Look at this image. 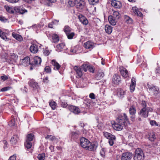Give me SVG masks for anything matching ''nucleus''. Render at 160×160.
Segmentation results:
<instances>
[{"label":"nucleus","mask_w":160,"mask_h":160,"mask_svg":"<svg viewBox=\"0 0 160 160\" xmlns=\"http://www.w3.org/2000/svg\"><path fill=\"white\" fill-rule=\"evenodd\" d=\"M116 121L118 122L123 125L124 126H126L127 124L129 125L130 124L129 119L125 113L119 115L116 119Z\"/></svg>","instance_id":"1"},{"label":"nucleus","mask_w":160,"mask_h":160,"mask_svg":"<svg viewBox=\"0 0 160 160\" xmlns=\"http://www.w3.org/2000/svg\"><path fill=\"white\" fill-rule=\"evenodd\" d=\"M144 154L142 149L138 148L135 151V154L133 157L134 160H144Z\"/></svg>","instance_id":"2"},{"label":"nucleus","mask_w":160,"mask_h":160,"mask_svg":"<svg viewBox=\"0 0 160 160\" xmlns=\"http://www.w3.org/2000/svg\"><path fill=\"white\" fill-rule=\"evenodd\" d=\"M85 65H88L87 64H83L81 66V68H80L77 66H75L74 69L76 71L77 75L76 77L78 78H80L82 75V73L81 69H82L85 72H86L88 70V68L85 67Z\"/></svg>","instance_id":"3"},{"label":"nucleus","mask_w":160,"mask_h":160,"mask_svg":"<svg viewBox=\"0 0 160 160\" xmlns=\"http://www.w3.org/2000/svg\"><path fill=\"white\" fill-rule=\"evenodd\" d=\"M147 85L148 86V88L149 90L152 92H153V94L155 96L160 94V92L159 91L158 88L157 87L154 85H149L148 84Z\"/></svg>","instance_id":"4"},{"label":"nucleus","mask_w":160,"mask_h":160,"mask_svg":"<svg viewBox=\"0 0 160 160\" xmlns=\"http://www.w3.org/2000/svg\"><path fill=\"white\" fill-rule=\"evenodd\" d=\"M75 5L77 8L81 10L83 8L85 5L84 0H75Z\"/></svg>","instance_id":"5"},{"label":"nucleus","mask_w":160,"mask_h":160,"mask_svg":"<svg viewBox=\"0 0 160 160\" xmlns=\"http://www.w3.org/2000/svg\"><path fill=\"white\" fill-rule=\"evenodd\" d=\"M132 157V153L130 152H124L122 154L121 160H130Z\"/></svg>","instance_id":"6"},{"label":"nucleus","mask_w":160,"mask_h":160,"mask_svg":"<svg viewBox=\"0 0 160 160\" xmlns=\"http://www.w3.org/2000/svg\"><path fill=\"white\" fill-rule=\"evenodd\" d=\"M119 71L122 76L124 78L129 77V73L126 68L122 66L119 67Z\"/></svg>","instance_id":"7"},{"label":"nucleus","mask_w":160,"mask_h":160,"mask_svg":"<svg viewBox=\"0 0 160 160\" xmlns=\"http://www.w3.org/2000/svg\"><path fill=\"white\" fill-rule=\"evenodd\" d=\"M80 145L82 147L86 148L88 144L89 141L84 138H82L80 139Z\"/></svg>","instance_id":"8"},{"label":"nucleus","mask_w":160,"mask_h":160,"mask_svg":"<svg viewBox=\"0 0 160 160\" xmlns=\"http://www.w3.org/2000/svg\"><path fill=\"white\" fill-rule=\"evenodd\" d=\"M20 64L24 66H27L30 63V58L28 57H26L24 58L21 60L20 62Z\"/></svg>","instance_id":"9"},{"label":"nucleus","mask_w":160,"mask_h":160,"mask_svg":"<svg viewBox=\"0 0 160 160\" xmlns=\"http://www.w3.org/2000/svg\"><path fill=\"white\" fill-rule=\"evenodd\" d=\"M14 10L17 12H18L21 14H23L27 12V10H26L22 6H16L14 8Z\"/></svg>","instance_id":"10"},{"label":"nucleus","mask_w":160,"mask_h":160,"mask_svg":"<svg viewBox=\"0 0 160 160\" xmlns=\"http://www.w3.org/2000/svg\"><path fill=\"white\" fill-rule=\"evenodd\" d=\"M138 114L141 117L147 118L148 116V112L147 111L146 108H142L138 112Z\"/></svg>","instance_id":"11"},{"label":"nucleus","mask_w":160,"mask_h":160,"mask_svg":"<svg viewBox=\"0 0 160 160\" xmlns=\"http://www.w3.org/2000/svg\"><path fill=\"white\" fill-rule=\"evenodd\" d=\"M111 4L113 7L116 8H120L122 6L121 2L118 1L112 0Z\"/></svg>","instance_id":"12"},{"label":"nucleus","mask_w":160,"mask_h":160,"mask_svg":"<svg viewBox=\"0 0 160 160\" xmlns=\"http://www.w3.org/2000/svg\"><path fill=\"white\" fill-rule=\"evenodd\" d=\"M69 110L75 114H78L80 112V109L77 107L70 106L68 107Z\"/></svg>","instance_id":"13"},{"label":"nucleus","mask_w":160,"mask_h":160,"mask_svg":"<svg viewBox=\"0 0 160 160\" xmlns=\"http://www.w3.org/2000/svg\"><path fill=\"white\" fill-rule=\"evenodd\" d=\"M121 81V79L120 76L117 74H114L113 77V83L115 84H119Z\"/></svg>","instance_id":"14"},{"label":"nucleus","mask_w":160,"mask_h":160,"mask_svg":"<svg viewBox=\"0 0 160 160\" xmlns=\"http://www.w3.org/2000/svg\"><path fill=\"white\" fill-rule=\"evenodd\" d=\"M30 86L34 89H36L39 88V86L38 83L35 82L34 80H31L28 82Z\"/></svg>","instance_id":"15"},{"label":"nucleus","mask_w":160,"mask_h":160,"mask_svg":"<svg viewBox=\"0 0 160 160\" xmlns=\"http://www.w3.org/2000/svg\"><path fill=\"white\" fill-rule=\"evenodd\" d=\"M78 18L80 22L83 25H86L88 24V21L84 16L82 15H79Z\"/></svg>","instance_id":"16"},{"label":"nucleus","mask_w":160,"mask_h":160,"mask_svg":"<svg viewBox=\"0 0 160 160\" xmlns=\"http://www.w3.org/2000/svg\"><path fill=\"white\" fill-rule=\"evenodd\" d=\"M136 85L135 78L132 77L131 79V84L130 86V89L131 92H132L134 91Z\"/></svg>","instance_id":"17"},{"label":"nucleus","mask_w":160,"mask_h":160,"mask_svg":"<svg viewBox=\"0 0 160 160\" xmlns=\"http://www.w3.org/2000/svg\"><path fill=\"white\" fill-rule=\"evenodd\" d=\"M41 58L38 56H36L34 58L32 64L35 66H38L41 64Z\"/></svg>","instance_id":"18"},{"label":"nucleus","mask_w":160,"mask_h":160,"mask_svg":"<svg viewBox=\"0 0 160 160\" xmlns=\"http://www.w3.org/2000/svg\"><path fill=\"white\" fill-rule=\"evenodd\" d=\"M97 147V146L94 143H91L90 142L86 149L90 151H94L96 149Z\"/></svg>","instance_id":"19"},{"label":"nucleus","mask_w":160,"mask_h":160,"mask_svg":"<svg viewBox=\"0 0 160 160\" xmlns=\"http://www.w3.org/2000/svg\"><path fill=\"white\" fill-rule=\"evenodd\" d=\"M38 46L34 44H32L30 47V50L32 53H35L38 51Z\"/></svg>","instance_id":"20"},{"label":"nucleus","mask_w":160,"mask_h":160,"mask_svg":"<svg viewBox=\"0 0 160 160\" xmlns=\"http://www.w3.org/2000/svg\"><path fill=\"white\" fill-rule=\"evenodd\" d=\"M12 36L17 40L19 42H22L23 40L22 37L20 35L13 32L12 34Z\"/></svg>","instance_id":"21"},{"label":"nucleus","mask_w":160,"mask_h":160,"mask_svg":"<svg viewBox=\"0 0 160 160\" xmlns=\"http://www.w3.org/2000/svg\"><path fill=\"white\" fill-rule=\"evenodd\" d=\"M52 42L53 43H57L59 40V36L57 34L54 33L51 35Z\"/></svg>","instance_id":"22"},{"label":"nucleus","mask_w":160,"mask_h":160,"mask_svg":"<svg viewBox=\"0 0 160 160\" xmlns=\"http://www.w3.org/2000/svg\"><path fill=\"white\" fill-rule=\"evenodd\" d=\"M18 136V135H14L11 138L10 142L12 145H15L19 140Z\"/></svg>","instance_id":"23"},{"label":"nucleus","mask_w":160,"mask_h":160,"mask_svg":"<svg viewBox=\"0 0 160 160\" xmlns=\"http://www.w3.org/2000/svg\"><path fill=\"white\" fill-rule=\"evenodd\" d=\"M84 46L85 48L92 49L94 47V43L93 42L88 41L84 43Z\"/></svg>","instance_id":"24"},{"label":"nucleus","mask_w":160,"mask_h":160,"mask_svg":"<svg viewBox=\"0 0 160 160\" xmlns=\"http://www.w3.org/2000/svg\"><path fill=\"white\" fill-rule=\"evenodd\" d=\"M148 138L151 142H153L156 138V135L154 132L149 133L148 136Z\"/></svg>","instance_id":"25"},{"label":"nucleus","mask_w":160,"mask_h":160,"mask_svg":"<svg viewBox=\"0 0 160 160\" xmlns=\"http://www.w3.org/2000/svg\"><path fill=\"white\" fill-rule=\"evenodd\" d=\"M125 94V92L123 90L119 89L117 92V95L120 98H122Z\"/></svg>","instance_id":"26"},{"label":"nucleus","mask_w":160,"mask_h":160,"mask_svg":"<svg viewBox=\"0 0 160 160\" xmlns=\"http://www.w3.org/2000/svg\"><path fill=\"white\" fill-rule=\"evenodd\" d=\"M123 126V125L117 122V123L114 124V128L116 130L120 131L122 129Z\"/></svg>","instance_id":"27"},{"label":"nucleus","mask_w":160,"mask_h":160,"mask_svg":"<svg viewBox=\"0 0 160 160\" xmlns=\"http://www.w3.org/2000/svg\"><path fill=\"white\" fill-rule=\"evenodd\" d=\"M105 29L106 32L109 34L112 32V27L110 25H106L105 27Z\"/></svg>","instance_id":"28"},{"label":"nucleus","mask_w":160,"mask_h":160,"mask_svg":"<svg viewBox=\"0 0 160 160\" xmlns=\"http://www.w3.org/2000/svg\"><path fill=\"white\" fill-rule=\"evenodd\" d=\"M108 20L110 24L112 25H115L116 23V21L114 18L112 16H109L108 17Z\"/></svg>","instance_id":"29"},{"label":"nucleus","mask_w":160,"mask_h":160,"mask_svg":"<svg viewBox=\"0 0 160 160\" xmlns=\"http://www.w3.org/2000/svg\"><path fill=\"white\" fill-rule=\"evenodd\" d=\"M52 63L54 66V69L58 70L61 67L60 65L58 62H56L54 60H52Z\"/></svg>","instance_id":"30"},{"label":"nucleus","mask_w":160,"mask_h":160,"mask_svg":"<svg viewBox=\"0 0 160 160\" xmlns=\"http://www.w3.org/2000/svg\"><path fill=\"white\" fill-rule=\"evenodd\" d=\"M104 135L106 138L108 139L111 138H112V139H115L116 138L115 137L114 135H113L110 133L107 132H104Z\"/></svg>","instance_id":"31"},{"label":"nucleus","mask_w":160,"mask_h":160,"mask_svg":"<svg viewBox=\"0 0 160 160\" xmlns=\"http://www.w3.org/2000/svg\"><path fill=\"white\" fill-rule=\"evenodd\" d=\"M129 112L130 115H135L136 112V110L133 106H131L129 108Z\"/></svg>","instance_id":"32"},{"label":"nucleus","mask_w":160,"mask_h":160,"mask_svg":"<svg viewBox=\"0 0 160 160\" xmlns=\"http://www.w3.org/2000/svg\"><path fill=\"white\" fill-rule=\"evenodd\" d=\"M0 37L5 41H8L9 40V38H7L6 36L5 33L1 30H0Z\"/></svg>","instance_id":"33"},{"label":"nucleus","mask_w":160,"mask_h":160,"mask_svg":"<svg viewBox=\"0 0 160 160\" xmlns=\"http://www.w3.org/2000/svg\"><path fill=\"white\" fill-rule=\"evenodd\" d=\"M65 46V44L64 43H62L57 45L56 47L57 49V50L58 52L60 51L61 49L64 48Z\"/></svg>","instance_id":"34"},{"label":"nucleus","mask_w":160,"mask_h":160,"mask_svg":"<svg viewBox=\"0 0 160 160\" xmlns=\"http://www.w3.org/2000/svg\"><path fill=\"white\" fill-rule=\"evenodd\" d=\"M104 73L102 72H98L95 75V78L97 80H100L104 76Z\"/></svg>","instance_id":"35"},{"label":"nucleus","mask_w":160,"mask_h":160,"mask_svg":"<svg viewBox=\"0 0 160 160\" xmlns=\"http://www.w3.org/2000/svg\"><path fill=\"white\" fill-rule=\"evenodd\" d=\"M132 10L135 14H137V16L141 17L142 15V13L140 12L136 7H133Z\"/></svg>","instance_id":"36"},{"label":"nucleus","mask_w":160,"mask_h":160,"mask_svg":"<svg viewBox=\"0 0 160 160\" xmlns=\"http://www.w3.org/2000/svg\"><path fill=\"white\" fill-rule=\"evenodd\" d=\"M34 135L32 134H28L27 136V139L26 140L31 142L33 140L34 138Z\"/></svg>","instance_id":"37"},{"label":"nucleus","mask_w":160,"mask_h":160,"mask_svg":"<svg viewBox=\"0 0 160 160\" xmlns=\"http://www.w3.org/2000/svg\"><path fill=\"white\" fill-rule=\"evenodd\" d=\"M64 31L65 32L66 34H68V33L71 32V29L68 26H66L64 27Z\"/></svg>","instance_id":"38"},{"label":"nucleus","mask_w":160,"mask_h":160,"mask_svg":"<svg viewBox=\"0 0 160 160\" xmlns=\"http://www.w3.org/2000/svg\"><path fill=\"white\" fill-rule=\"evenodd\" d=\"M10 56L11 58L13 60L14 62H16L18 59V56L14 53H11Z\"/></svg>","instance_id":"39"},{"label":"nucleus","mask_w":160,"mask_h":160,"mask_svg":"<svg viewBox=\"0 0 160 160\" xmlns=\"http://www.w3.org/2000/svg\"><path fill=\"white\" fill-rule=\"evenodd\" d=\"M25 146L27 148L29 149L31 148L32 146V144L31 142L26 140L25 143Z\"/></svg>","instance_id":"40"},{"label":"nucleus","mask_w":160,"mask_h":160,"mask_svg":"<svg viewBox=\"0 0 160 160\" xmlns=\"http://www.w3.org/2000/svg\"><path fill=\"white\" fill-rule=\"evenodd\" d=\"M120 15L118 11H113V17L115 18L118 19L119 18Z\"/></svg>","instance_id":"41"},{"label":"nucleus","mask_w":160,"mask_h":160,"mask_svg":"<svg viewBox=\"0 0 160 160\" xmlns=\"http://www.w3.org/2000/svg\"><path fill=\"white\" fill-rule=\"evenodd\" d=\"M125 18L126 20V21L127 22V23H132V19L128 16L125 15Z\"/></svg>","instance_id":"42"},{"label":"nucleus","mask_w":160,"mask_h":160,"mask_svg":"<svg viewBox=\"0 0 160 160\" xmlns=\"http://www.w3.org/2000/svg\"><path fill=\"white\" fill-rule=\"evenodd\" d=\"M68 38V39H72L75 35V33L73 32H70L68 33V34H66Z\"/></svg>","instance_id":"43"},{"label":"nucleus","mask_w":160,"mask_h":160,"mask_svg":"<svg viewBox=\"0 0 160 160\" xmlns=\"http://www.w3.org/2000/svg\"><path fill=\"white\" fill-rule=\"evenodd\" d=\"M49 105L52 109H55L56 107V103L55 102L51 101L49 102Z\"/></svg>","instance_id":"44"},{"label":"nucleus","mask_w":160,"mask_h":160,"mask_svg":"<svg viewBox=\"0 0 160 160\" xmlns=\"http://www.w3.org/2000/svg\"><path fill=\"white\" fill-rule=\"evenodd\" d=\"M5 8L7 11H8V12L12 13H14V11L13 10H12V9L10 7H9L8 6H5Z\"/></svg>","instance_id":"45"},{"label":"nucleus","mask_w":160,"mask_h":160,"mask_svg":"<svg viewBox=\"0 0 160 160\" xmlns=\"http://www.w3.org/2000/svg\"><path fill=\"white\" fill-rule=\"evenodd\" d=\"M11 88H12L10 86L6 87L1 89L0 91L2 92H5L10 90Z\"/></svg>","instance_id":"46"},{"label":"nucleus","mask_w":160,"mask_h":160,"mask_svg":"<svg viewBox=\"0 0 160 160\" xmlns=\"http://www.w3.org/2000/svg\"><path fill=\"white\" fill-rule=\"evenodd\" d=\"M99 0H88V2L90 4L92 5H94L98 3Z\"/></svg>","instance_id":"47"},{"label":"nucleus","mask_w":160,"mask_h":160,"mask_svg":"<svg viewBox=\"0 0 160 160\" xmlns=\"http://www.w3.org/2000/svg\"><path fill=\"white\" fill-rule=\"evenodd\" d=\"M45 138L46 139H49L50 140L53 141L56 139L55 136L52 135H47L45 137Z\"/></svg>","instance_id":"48"},{"label":"nucleus","mask_w":160,"mask_h":160,"mask_svg":"<svg viewBox=\"0 0 160 160\" xmlns=\"http://www.w3.org/2000/svg\"><path fill=\"white\" fill-rule=\"evenodd\" d=\"M75 0H69L68 3L70 7H73L75 5Z\"/></svg>","instance_id":"49"},{"label":"nucleus","mask_w":160,"mask_h":160,"mask_svg":"<svg viewBox=\"0 0 160 160\" xmlns=\"http://www.w3.org/2000/svg\"><path fill=\"white\" fill-rule=\"evenodd\" d=\"M85 67L88 68V70L91 72L93 73L94 72V68L91 66L89 65H85Z\"/></svg>","instance_id":"50"},{"label":"nucleus","mask_w":160,"mask_h":160,"mask_svg":"<svg viewBox=\"0 0 160 160\" xmlns=\"http://www.w3.org/2000/svg\"><path fill=\"white\" fill-rule=\"evenodd\" d=\"M45 158V154H39L38 156V158L39 160H44Z\"/></svg>","instance_id":"51"},{"label":"nucleus","mask_w":160,"mask_h":160,"mask_svg":"<svg viewBox=\"0 0 160 160\" xmlns=\"http://www.w3.org/2000/svg\"><path fill=\"white\" fill-rule=\"evenodd\" d=\"M44 70L47 73H50L51 72V69L49 66H46L44 68Z\"/></svg>","instance_id":"52"},{"label":"nucleus","mask_w":160,"mask_h":160,"mask_svg":"<svg viewBox=\"0 0 160 160\" xmlns=\"http://www.w3.org/2000/svg\"><path fill=\"white\" fill-rule=\"evenodd\" d=\"M150 124L153 126H158V124L155 120H151L150 122Z\"/></svg>","instance_id":"53"},{"label":"nucleus","mask_w":160,"mask_h":160,"mask_svg":"<svg viewBox=\"0 0 160 160\" xmlns=\"http://www.w3.org/2000/svg\"><path fill=\"white\" fill-rule=\"evenodd\" d=\"M80 134V132L78 131L76 132H73L71 133L72 136L74 137L79 135Z\"/></svg>","instance_id":"54"},{"label":"nucleus","mask_w":160,"mask_h":160,"mask_svg":"<svg viewBox=\"0 0 160 160\" xmlns=\"http://www.w3.org/2000/svg\"><path fill=\"white\" fill-rule=\"evenodd\" d=\"M100 154L101 156L103 157H104L105 156V152L104 149V148H102L100 151Z\"/></svg>","instance_id":"55"},{"label":"nucleus","mask_w":160,"mask_h":160,"mask_svg":"<svg viewBox=\"0 0 160 160\" xmlns=\"http://www.w3.org/2000/svg\"><path fill=\"white\" fill-rule=\"evenodd\" d=\"M15 121L14 119H12L8 122V125L10 126H12L14 125Z\"/></svg>","instance_id":"56"},{"label":"nucleus","mask_w":160,"mask_h":160,"mask_svg":"<svg viewBox=\"0 0 160 160\" xmlns=\"http://www.w3.org/2000/svg\"><path fill=\"white\" fill-rule=\"evenodd\" d=\"M115 139H112V138L109 139L108 142L110 146H112L114 144V140Z\"/></svg>","instance_id":"57"},{"label":"nucleus","mask_w":160,"mask_h":160,"mask_svg":"<svg viewBox=\"0 0 160 160\" xmlns=\"http://www.w3.org/2000/svg\"><path fill=\"white\" fill-rule=\"evenodd\" d=\"M1 79L3 80V81H5L8 79V77L6 75H3L0 77Z\"/></svg>","instance_id":"58"},{"label":"nucleus","mask_w":160,"mask_h":160,"mask_svg":"<svg viewBox=\"0 0 160 160\" xmlns=\"http://www.w3.org/2000/svg\"><path fill=\"white\" fill-rule=\"evenodd\" d=\"M141 105L142 108H146V103L145 101H142L141 103Z\"/></svg>","instance_id":"59"},{"label":"nucleus","mask_w":160,"mask_h":160,"mask_svg":"<svg viewBox=\"0 0 160 160\" xmlns=\"http://www.w3.org/2000/svg\"><path fill=\"white\" fill-rule=\"evenodd\" d=\"M89 97L92 99H95V95L93 93H91L89 95Z\"/></svg>","instance_id":"60"},{"label":"nucleus","mask_w":160,"mask_h":160,"mask_svg":"<svg viewBox=\"0 0 160 160\" xmlns=\"http://www.w3.org/2000/svg\"><path fill=\"white\" fill-rule=\"evenodd\" d=\"M16 160V156L15 155H13L11 156L8 160Z\"/></svg>","instance_id":"61"},{"label":"nucleus","mask_w":160,"mask_h":160,"mask_svg":"<svg viewBox=\"0 0 160 160\" xmlns=\"http://www.w3.org/2000/svg\"><path fill=\"white\" fill-rule=\"evenodd\" d=\"M130 119L132 122H134L135 119V115H131Z\"/></svg>","instance_id":"62"},{"label":"nucleus","mask_w":160,"mask_h":160,"mask_svg":"<svg viewBox=\"0 0 160 160\" xmlns=\"http://www.w3.org/2000/svg\"><path fill=\"white\" fill-rule=\"evenodd\" d=\"M146 109L147 110V111L148 112V114L149 112H152V108L149 107H146Z\"/></svg>","instance_id":"63"},{"label":"nucleus","mask_w":160,"mask_h":160,"mask_svg":"<svg viewBox=\"0 0 160 160\" xmlns=\"http://www.w3.org/2000/svg\"><path fill=\"white\" fill-rule=\"evenodd\" d=\"M49 80H48V77H45L43 78V82L44 83H47L48 82Z\"/></svg>","instance_id":"64"}]
</instances>
